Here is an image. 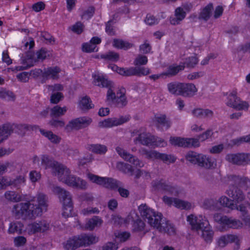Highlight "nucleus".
Listing matches in <instances>:
<instances>
[{"label":"nucleus","instance_id":"1","mask_svg":"<svg viewBox=\"0 0 250 250\" xmlns=\"http://www.w3.org/2000/svg\"><path fill=\"white\" fill-rule=\"evenodd\" d=\"M42 165L45 169L52 168L59 180L74 188L84 190L87 188V182L80 177L71 175V171L64 165L54 160L47 155L42 156Z\"/></svg>","mask_w":250,"mask_h":250},{"label":"nucleus","instance_id":"2","mask_svg":"<svg viewBox=\"0 0 250 250\" xmlns=\"http://www.w3.org/2000/svg\"><path fill=\"white\" fill-rule=\"evenodd\" d=\"M227 194L231 197V200L226 196H223L219 199V202L222 206L227 207L231 209H236L241 212V218L245 225L250 227V215L249 214L247 208L243 204L237 205L238 203L243 201L245 199L243 192L239 188L230 185L229 189L227 190Z\"/></svg>","mask_w":250,"mask_h":250},{"label":"nucleus","instance_id":"3","mask_svg":"<svg viewBox=\"0 0 250 250\" xmlns=\"http://www.w3.org/2000/svg\"><path fill=\"white\" fill-rule=\"evenodd\" d=\"M45 197V195L40 194L37 198L38 205L31 204L29 201L15 205L12 211L15 217L26 220L41 215L43 209H47Z\"/></svg>","mask_w":250,"mask_h":250},{"label":"nucleus","instance_id":"4","mask_svg":"<svg viewBox=\"0 0 250 250\" xmlns=\"http://www.w3.org/2000/svg\"><path fill=\"white\" fill-rule=\"evenodd\" d=\"M138 210L141 215L151 226L170 235L175 233V228L169 221L162 222L163 215L161 213L155 212L146 204L140 205Z\"/></svg>","mask_w":250,"mask_h":250},{"label":"nucleus","instance_id":"5","mask_svg":"<svg viewBox=\"0 0 250 250\" xmlns=\"http://www.w3.org/2000/svg\"><path fill=\"white\" fill-rule=\"evenodd\" d=\"M187 221L191 225L192 229L202 230V237L206 243H211L213 240L214 231L207 219L202 215L198 216L190 214L187 217Z\"/></svg>","mask_w":250,"mask_h":250},{"label":"nucleus","instance_id":"6","mask_svg":"<svg viewBox=\"0 0 250 250\" xmlns=\"http://www.w3.org/2000/svg\"><path fill=\"white\" fill-rule=\"evenodd\" d=\"M39 128V126L37 125L6 123L1 126V143L6 139L14 130L18 134L23 136L27 130L36 131Z\"/></svg>","mask_w":250,"mask_h":250},{"label":"nucleus","instance_id":"7","mask_svg":"<svg viewBox=\"0 0 250 250\" xmlns=\"http://www.w3.org/2000/svg\"><path fill=\"white\" fill-rule=\"evenodd\" d=\"M212 133L211 130H207L206 131L198 136L197 138H185L180 137H170V143L174 146L183 147H189L191 146L197 147L200 145L199 141H204L211 136Z\"/></svg>","mask_w":250,"mask_h":250},{"label":"nucleus","instance_id":"8","mask_svg":"<svg viewBox=\"0 0 250 250\" xmlns=\"http://www.w3.org/2000/svg\"><path fill=\"white\" fill-rule=\"evenodd\" d=\"M54 192L56 194L63 206L62 216L67 218L71 216V212L73 209V204L70 193L59 187H56L53 189Z\"/></svg>","mask_w":250,"mask_h":250},{"label":"nucleus","instance_id":"9","mask_svg":"<svg viewBox=\"0 0 250 250\" xmlns=\"http://www.w3.org/2000/svg\"><path fill=\"white\" fill-rule=\"evenodd\" d=\"M186 160L191 164L207 168L212 167L215 162L214 159L193 151H188L185 156Z\"/></svg>","mask_w":250,"mask_h":250},{"label":"nucleus","instance_id":"10","mask_svg":"<svg viewBox=\"0 0 250 250\" xmlns=\"http://www.w3.org/2000/svg\"><path fill=\"white\" fill-rule=\"evenodd\" d=\"M213 219L215 222L219 224L222 229H239L243 228V223L241 221L232 217H228L221 213H215Z\"/></svg>","mask_w":250,"mask_h":250},{"label":"nucleus","instance_id":"11","mask_svg":"<svg viewBox=\"0 0 250 250\" xmlns=\"http://www.w3.org/2000/svg\"><path fill=\"white\" fill-rule=\"evenodd\" d=\"M87 177L92 183L113 190L117 189L120 184L119 181L112 178L100 177L92 173H88Z\"/></svg>","mask_w":250,"mask_h":250},{"label":"nucleus","instance_id":"12","mask_svg":"<svg viewBox=\"0 0 250 250\" xmlns=\"http://www.w3.org/2000/svg\"><path fill=\"white\" fill-rule=\"evenodd\" d=\"M136 140L143 145L146 146L164 147L167 145L164 139L146 133L139 134Z\"/></svg>","mask_w":250,"mask_h":250},{"label":"nucleus","instance_id":"13","mask_svg":"<svg viewBox=\"0 0 250 250\" xmlns=\"http://www.w3.org/2000/svg\"><path fill=\"white\" fill-rule=\"evenodd\" d=\"M225 159L229 163L239 166L250 164V153H229L226 155Z\"/></svg>","mask_w":250,"mask_h":250},{"label":"nucleus","instance_id":"14","mask_svg":"<svg viewBox=\"0 0 250 250\" xmlns=\"http://www.w3.org/2000/svg\"><path fill=\"white\" fill-rule=\"evenodd\" d=\"M151 186L155 190H160L166 193L173 194L177 192L176 188L170 183L167 182L164 179H156L151 182Z\"/></svg>","mask_w":250,"mask_h":250},{"label":"nucleus","instance_id":"15","mask_svg":"<svg viewBox=\"0 0 250 250\" xmlns=\"http://www.w3.org/2000/svg\"><path fill=\"white\" fill-rule=\"evenodd\" d=\"M25 178L24 176L19 175L15 179H11L10 177H1V189L3 187L11 186L19 189L21 187L24 185Z\"/></svg>","mask_w":250,"mask_h":250},{"label":"nucleus","instance_id":"16","mask_svg":"<svg viewBox=\"0 0 250 250\" xmlns=\"http://www.w3.org/2000/svg\"><path fill=\"white\" fill-rule=\"evenodd\" d=\"M131 117L129 115L121 116L119 118H110L100 121L99 126L102 127H111L114 126L121 125L130 120Z\"/></svg>","mask_w":250,"mask_h":250},{"label":"nucleus","instance_id":"17","mask_svg":"<svg viewBox=\"0 0 250 250\" xmlns=\"http://www.w3.org/2000/svg\"><path fill=\"white\" fill-rule=\"evenodd\" d=\"M51 52L47 48L42 47L37 50L35 53H30L27 55L29 59L35 62H43L46 59L50 58L51 56Z\"/></svg>","mask_w":250,"mask_h":250},{"label":"nucleus","instance_id":"18","mask_svg":"<svg viewBox=\"0 0 250 250\" xmlns=\"http://www.w3.org/2000/svg\"><path fill=\"white\" fill-rule=\"evenodd\" d=\"M91 122L92 119L89 117H82L77 118L69 121L66 125L65 129L67 130L69 129L78 130L87 126Z\"/></svg>","mask_w":250,"mask_h":250},{"label":"nucleus","instance_id":"19","mask_svg":"<svg viewBox=\"0 0 250 250\" xmlns=\"http://www.w3.org/2000/svg\"><path fill=\"white\" fill-rule=\"evenodd\" d=\"M154 122L157 130L164 131L169 129L172 122L169 118H167L166 114H159L154 116Z\"/></svg>","mask_w":250,"mask_h":250},{"label":"nucleus","instance_id":"20","mask_svg":"<svg viewBox=\"0 0 250 250\" xmlns=\"http://www.w3.org/2000/svg\"><path fill=\"white\" fill-rule=\"evenodd\" d=\"M28 232L29 234H35L38 232H44L50 228V224L46 220L36 221L28 224Z\"/></svg>","mask_w":250,"mask_h":250},{"label":"nucleus","instance_id":"21","mask_svg":"<svg viewBox=\"0 0 250 250\" xmlns=\"http://www.w3.org/2000/svg\"><path fill=\"white\" fill-rule=\"evenodd\" d=\"M116 152L125 161L131 163L136 167H141V162L139 159L128 153L126 150L120 146H117L115 148Z\"/></svg>","mask_w":250,"mask_h":250},{"label":"nucleus","instance_id":"22","mask_svg":"<svg viewBox=\"0 0 250 250\" xmlns=\"http://www.w3.org/2000/svg\"><path fill=\"white\" fill-rule=\"evenodd\" d=\"M229 181L232 182L233 185L238 188L241 187L246 190L250 188V178L247 177H241L235 175H230L228 176Z\"/></svg>","mask_w":250,"mask_h":250},{"label":"nucleus","instance_id":"23","mask_svg":"<svg viewBox=\"0 0 250 250\" xmlns=\"http://www.w3.org/2000/svg\"><path fill=\"white\" fill-rule=\"evenodd\" d=\"M93 79V83L101 87H108L110 86V82L109 81L104 74L99 71H95L92 74Z\"/></svg>","mask_w":250,"mask_h":250},{"label":"nucleus","instance_id":"24","mask_svg":"<svg viewBox=\"0 0 250 250\" xmlns=\"http://www.w3.org/2000/svg\"><path fill=\"white\" fill-rule=\"evenodd\" d=\"M218 244L220 247H225L229 243H234L236 246H240V240L238 237L234 234H228L222 235L218 240Z\"/></svg>","mask_w":250,"mask_h":250},{"label":"nucleus","instance_id":"25","mask_svg":"<svg viewBox=\"0 0 250 250\" xmlns=\"http://www.w3.org/2000/svg\"><path fill=\"white\" fill-rule=\"evenodd\" d=\"M61 71V68L57 66L45 68L42 73V78L44 80H57L59 78V73Z\"/></svg>","mask_w":250,"mask_h":250},{"label":"nucleus","instance_id":"26","mask_svg":"<svg viewBox=\"0 0 250 250\" xmlns=\"http://www.w3.org/2000/svg\"><path fill=\"white\" fill-rule=\"evenodd\" d=\"M180 94L183 96H191L197 91L195 85L192 83H180Z\"/></svg>","mask_w":250,"mask_h":250},{"label":"nucleus","instance_id":"27","mask_svg":"<svg viewBox=\"0 0 250 250\" xmlns=\"http://www.w3.org/2000/svg\"><path fill=\"white\" fill-rule=\"evenodd\" d=\"M103 223L102 219L98 216H94L88 219L84 224V228L86 230H93L95 228L100 227Z\"/></svg>","mask_w":250,"mask_h":250},{"label":"nucleus","instance_id":"28","mask_svg":"<svg viewBox=\"0 0 250 250\" xmlns=\"http://www.w3.org/2000/svg\"><path fill=\"white\" fill-rule=\"evenodd\" d=\"M88 150L93 153L104 155L107 151V147L106 146L101 144H87L85 147Z\"/></svg>","mask_w":250,"mask_h":250},{"label":"nucleus","instance_id":"29","mask_svg":"<svg viewBox=\"0 0 250 250\" xmlns=\"http://www.w3.org/2000/svg\"><path fill=\"white\" fill-rule=\"evenodd\" d=\"M78 236H74L70 238L65 244L64 247L66 250H75L82 246Z\"/></svg>","mask_w":250,"mask_h":250},{"label":"nucleus","instance_id":"30","mask_svg":"<svg viewBox=\"0 0 250 250\" xmlns=\"http://www.w3.org/2000/svg\"><path fill=\"white\" fill-rule=\"evenodd\" d=\"M24 231V225L20 221H15L11 222L9 225L8 232L9 234H14L17 233L21 234Z\"/></svg>","mask_w":250,"mask_h":250},{"label":"nucleus","instance_id":"31","mask_svg":"<svg viewBox=\"0 0 250 250\" xmlns=\"http://www.w3.org/2000/svg\"><path fill=\"white\" fill-rule=\"evenodd\" d=\"M185 64L176 65L173 64L169 65L166 72H163V74L166 76H173L177 75L180 71L185 68Z\"/></svg>","mask_w":250,"mask_h":250},{"label":"nucleus","instance_id":"32","mask_svg":"<svg viewBox=\"0 0 250 250\" xmlns=\"http://www.w3.org/2000/svg\"><path fill=\"white\" fill-rule=\"evenodd\" d=\"M213 9V4L209 3L200 12L199 15V19L207 21L211 16L212 11Z\"/></svg>","mask_w":250,"mask_h":250},{"label":"nucleus","instance_id":"33","mask_svg":"<svg viewBox=\"0 0 250 250\" xmlns=\"http://www.w3.org/2000/svg\"><path fill=\"white\" fill-rule=\"evenodd\" d=\"M192 114L198 118H210L213 116V112L208 109L196 108L194 109Z\"/></svg>","mask_w":250,"mask_h":250},{"label":"nucleus","instance_id":"34","mask_svg":"<svg viewBox=\"0 0 250 250\" xmlns=\"http://www.w3.org/2000/svg\"><path fill=\"white\" fill-rule=\"evenodd\" d=\"M113 46L118 49L126 50L132 47L133 44L122 39H115L113 41Z\"/></svg>","mask_w":250,"mask_h":250},{"label":"nucleus","instance_id":"35","mask_svg":"<svg viewBox=\"0 0 250 250\" xmlns=\"http://www.w3.org/2000/svg\"><path fill=\"white\" fill-rule=\"evenodd\" d=\"M116 168L118 170L125 174L129 173L132 175L134 172V168L131 165L123 162H117Z\"/></svg>","mask_w":250,"mask_h":250},{"label":"nucleus","instance_id":"36","mask_svg":"<svg viewBox=\"0 0 250 250\" xmlns=\"http://www.w3.org/2000/svg\"><path fill=\"white\" fill-rule=\"evenodd\" d=\"M82 246L89 245L97 242L96 237L93 234H83L78 235Z\"/></svg>","mask_w":250,"mask_h":250},{"label":"nucleus","instance_id":"37","mask_svg":"<svg viewBox=\"0 0 250 250\" xmlns=\"http://www.w3.org/2000/svg\"><path fill=\"white\" fill-rule=\"evenodd\" d=\"M240 98L237 96L236 90H233L227 97L226 104L228 106L234 108L237 102H240Z\"/></svg>","mask_w":250,"mask_h":250},{"label":"nucleus","instance_id":"38","mask_svg":"<svg viewBox=\"0 0 250 250\" xmlns=\"http://www.w3.org/2000/svg\"><path fill=\"white\" fill-rule=\"evenodd\" d=\"M41 133L48 139L52 143L58 144L61 141V138L54 134L51 131H45L44 129L39 128Z\"/></svg>","mask_w":250,"mask_h":250},{"label":"nucleus","instance_id":"39","mask_svg":"<svg viewBox=\"0 0 250 250\" xmlns=\"http://www.w3.org/2000/svg\"><path fill=\"white\" fill-rule=\"evenodd\" d=\"M79 106L82 110H88L94 107L90 98L87 96L83 97L79 102Z\"/></svg>","mask_w":250,"mask_h":250},{"label":"nucleus","instance_id":"40","mask_svg":"<svg viewBox=\"0 0 250 250\" xmlns=\"http://www.w3.org/2000/svg\"><path fill=\"white\" fill-rule=\"evenodd\" d=\"M4 196L5 198L12 202H19L21 200V196L14 191H7Z\"/></svg>","mask_w":250,"mask_h":250},{"label":"nucleus","instance_id":"41","mask_svg":"<svg viewBox=\"0 0 250 250\" xmlns=\"http://www.w3.org/2000/svg\"><path fill=\"white\" fill-rule=\"evenodd\" d=\"M173 206L178 208L186 210L190 209L191 207V205L190 203L176 198H174Z\"/></svg>","mask_w":250,"mask_h":250},{"label":"nucleus","instance_id":"42","mask_svg":"<svg viewBox=\"0 0 250 250\" xmlns=\"http://www.w3.org/2000/svg\"><path fill=\"white\" fill-rule=\"evenodd\" d=\"M120 91L121 92L119 96H118L119 93H117V97L116 98L115 100L118 106L123 107L126 105L127 101L125 93V89L124 88L122 90H120Z\"/></svg>","mask_w":250,"mask_h":250},{"label":"nucleus","instance_id":"43","mask_svg":"<svg viewBox=\"0 0 250 250\" xmlns=\"http://www.w3.org/2000/svg\"><path fill=\"white\" fill-rule=\"evenodd\" d=\"M101 58L105 60L117 62L119 59V55L114 51H109L106 54H102Z\"/></svg>","mask_w":250,"mask_h":250},{"label":"nucleus","instance_id":"44","mask_svg":"<svg viewBox=\"0 0 250 250\" xmlns=\"http://www.w3.org/2000/svg\"><path fill=\"white\" fill-rule=\"evenodd\" d=\"M66 111V107H61L59 105H56L51 109V116L58 117L65 114Z\"/></svg>","mask_w":250,"mask_h":250},{"label":"nucleus","instance_id":"45","mask_svg":"<svg viewBox=\"0 0 250 250\" xmlns=\"http://www.w3.org/2000/svg\"><path fill=\"white\" fill-rule=\"evenodd\" d=\"M145 227V223L140 218H138L134 221L132 224V230L133 231L140 232L143 231Z\"/></svg>","mask_w":250,"mask_h":250},{"label":"nucleus","instance_id":"46","mask_svg":"<svg viewBox=\"0 0 250 250\" xmlns=\"http://www.w3.org/2000/svg\"><path fill=\"white\" fill-rule=\"evenodd\" d=\"M158 160H161L165 163H173L176 161V158L173 155L159 152Z\"/></svg>","mask_w":250,"mask_h":250},{"label":"nucleus","instance_id":"47","mask_svg":"<svg viewBox=\"0 0 250 250\" xmlns=\"http://www.w3.org/2000/svg\"><path fill=\"white\" fill-rule=\"evenodd\" d=\"M121 75L125 77L136 76V69L135 67L122 68Z\"/></svg>","mask_w":250,"mask_h":250},{"label":"nucleus","instance_id":"48","mask_svg":"<svg viewBox=\"0 0 250 250\" xmlns=\"http://www.w3.org/2000/svg\"><path fill=\"white\" fill-rule=\"evenodd\" d=\"M159 21L160 20L158 18L150 14H147L144 20L145 23L149 26L157 24Z\"/></svg>","mask_w":250,"mask_h":250},{"label":"nucleus","instance_id":"49","mask_svg":"<svg viewBox=\"0 0 250 250\" xmlns=\"http://www.w3.org/2000/svg\"><path fill=\"white\" fill-rule=\"evenodd\" d=\"M147 62L148 59L146 56L139 55L135 59L133 63L135 66H139L146 64Z\"/></svg>","mask_w":250,"mask_h":250},{"label":"nucleus","instance_id":"50","mask_svg":"<svg viewBox=\"0 0 250 250\" xmlns=\"http://www.w3.org/2000/svg\"><path fill=\"white\" fill-rule=\"evenodd\" d=\"M82 50L84 52L91 53L98 51V48H96L94 45L91 44L90 42L83 43L82 44Z\"/></svg>","mask_w":250,"mask_h":250},{"label":"nucleus","instance_id":"51","mask_svg":"<svg viewBox=\"0 0 250 250\" xmlns=\"http://www.w3.org/2000/svg\"><path fill=\"white\" fill-rule=\"evenodd\" d=\"M180 83L174 82L170 83L167 84L168 91L173 94H180Z\"/></svg>","mask_w":250,"mask_h":250},{"label":"nucleus","instance_id":"52","mask_svg":"<svg viewBox=\"0 0 250 250\" xmlns=\"http://www.w3.org/2000/svg\"><path fill=\"white\" fill-rule=\"evenodd\" d=\"M143 154L148 159H158L159 152L156 150H148L146 149L142 150Z\"/></svg>","mask_w":250,"mask_h":250},{"label":"nucleus","instance_id":"53","mask_svg":"<svg viewBox=\"0 0 250 250\" xmlns=\"http://www.w3.org/2000/svg\"><path fill=\"white\" fill-rule=\"evenodd\" d=\"M84 28V24L81 21H77L71 26V29L74 33L80 35L83 31Z\"/></svg>","mask_w":250,"mask_h":250},{"label":"nucleus","instance_id":"54","mask_svg":"<svg viewBox=\"0 0 250 250\" xmlns=\"http://www.w3.org/2000/svg\"><path fill=\"white\" fill-rule=\"evenodd\" d=\"M136 76L141 77L142 76H146L150 73V69L144 66H136Z\"/></svg>","mask_w":250,"mask_h":250},{"label":"nucleus","instance_id":"55","mask_svg":"<svg viewBox=\"0 0 250 250\" xmlns=\"http://www.w3.org/2000/svg\"><path fill=\"white\" fill-rule=\"evenodd\" d=\"M80 199L82 202H85L90 204L94 200V197L91 193H83L79 196Z\"/></svg>","mask_w":250,"mask_h":250},{"label":"nucleus","instance_id":"56","mask_svg":"<svg viewBox=\"0 0 250 250\" xmlns=\"http://www.w3.org/2000/svg\"><path fill=\"white\" fill-rule=\"evenodd\" d=\"M26 238L23 236H18L14 238V243L16 247L23 246L26 243Z\"/></svg>","mask_w":250,"mask_h":250},{"label":"nucleus","instance_id":"57","mask_svg":"<svg viewBox=\"0 0 250 250\" xmlns=\"http://www.w3.org/2000/svg\"><path fill=\"white\" fill-rule=\"evenodd\" d=\"M249 107L250 105L248 102L241 101L240 100V102H237L236 105H235L234 109L238 110H248Z\"/></svg>","mask_w":250,"mask_h":250},{"label":"nucleus","instance_id":"58","mask_svg":"<svg viewBox=\"0 0 250 250\" xmlns=\"http://www.w3.org/2000/svg\"><path fill=\"white\" fill-rule=\"evenodd\" d=\"M95 13V8L93 6L88 7V8L85 10L82 15L83 18L87 20L91 19L94 15Z\"/></svg>","mask_w":250,"mask_h":250},{"label":"nucleus","instance_id":"59","mask_svg":"<svg viewBox=\"0 0 250 250\" xmlns=\"http://www.w3.org/2000/svg\"><path fill=\"white\" fill-rule=\"evenodd\" d=\"M29 179L32 183H36L41 178V174L40 172L36 170H32L29 173Z\"/></svg>","mask_w":250,"mask_h":250},{"label":"nucleus","instance_id":"60","mask_svg":"<svg viewBox=\"0 0 250 250\" xmlns=\"http://www.w3.org/2000/svg\"><path fill=\"white\" fill-rule=\"evenodd\" d=\"M82 212L84 215H88L91 214H99L100 210L99 208L96 207H89L83 208L82 210Z\"/></svg>","mask_w":250,"mask_h":250},{"label":"nucleus","instance_id":"61","mask_svg":"<svg viewBox=\"0 0 250 250\" xmlns=\"http://www.w3.org/2000/svg\"><path fill=\"white\" fill-rule=\"evenodd\" d=\"M186 13L181 7L176 8L174 11V16L180 18L182 21L186 17Z\"/></svg>","mask_w":250,"mask_h":250},{"label":"nucleus","instance_id":"62","mask_svg":"<svg viewBox=\"0 0 250 250\" xmlns=\"http://www.w3.org/2000/svg\"><path fill=\"white\" fill-rule=\"evenodd\" d=\"M45 7V3L42 1H39L32 5V10L36 12H39L44 10Z\"/></svg>","mask_w":250,"mask_h":250},{"label":"nucleus","instance_id":"63","mask_svg":"<svg viewBox=\"0 0 250 250\" xmlns=\"http://www.w3.org/2000/svg\"><path fill=\"white\" fill-rule=\"evenodd\" d=\"M63 97V94L61 92L52 94L50 98V102L52 104H58Z\"/></svg>","mask_w":250,"mask_h":250},{"label":"nucleus","instance_id":"64","mask_svg":"<svg viewBox=\"0 0 250 250\" xmlns=\"http://www.w3.org/2000/svg\"><path fill=\"white\" fill-rule=\"evenodd\" d=\"M198 62V60L195 56H191L186 59V63L188 67H193Z\"/></svg>","mask_w":250,"mask_h":250}]
</instances>
